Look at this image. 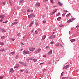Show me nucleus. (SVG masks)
<instances>
[{
  "instance_id": "10",
  "label": "nucleus",
  "mask_w": 79,
  "mask_h": 79,
  "mask_svg": "<svg viewBox=\"0 0 79 79\" xmlns=\"http://www.w3.org/2000/svg\"><path fill=\"white\" fill-rule=\"evenodd\" d=\"M33 11V10H30L29 9H28L27 10V12L29 13H31V12H32Z\"/></svg>"
},
{
  "instance_id": "61",
  "label": "nucleus",
  "mask_w": 79,
  "mask_h": 79,
  "mask_svg": "<svg viewBox=\"0 0 79 79\" xmlns=\"http://www.w3.org/2000/svg\"><path fill=\"white\" fill-rule=\"evenodd\" d=\"M66 77H63V78H62V79H66Z\"/></svg>"
},
{
  "instance_id": "42",
  "label": "nucleus",
  "mask_w": 79,
  "mask_h": 79,
  "mask_svg": "<svg viewBox=\"0 0 79 79\" xmlns=\"http://www.w3.org/2000/svg\"><path fill=\"white\" fill-rule=\"evenodd\" d=\"M25 73H28V71L27 70H25Z\"/></svg>"
},
{
  "instance_id": "26",
  "label": "nucleus",
  "mask_w": 79,
  "mask_h": 79,
  "mask_svg": "<svg viewBox=\"0 0 79 79\" xmlns=\"http://www.w3.org/2000/svg\"><path fill=\"white\" fill-rule=\"evenodd\" d=\"M61 17H60L57 18V20H58V21H60L61 19Z\"/></svg>"
},
{
  "instance_id": "50",
  "label": "nucleus",
  "mask_w": 79,
  "mask_h": 79,
  "mask_svg": "<svg viewBox=\"0 0 79 79\" xmlns=\"http://www.w3.org/2000/svg\"><path fill=\"white\" fill-rule=\"evenodd\" d=\"M60 47H63V46L62 45H61V44H60Z\"/></svg>"
},
{
  "instance_id": "1",
  "label": "nucleus",
  "mask_w": 79,
  "mask_h": 79,
  "mask_svg": "<svg viewBox=\"0 0 79 79\" xmlns=\"http://www.w3.org/2000/svg\"><path fill=\"white\" fill-rule=\"evenodd\" d=\"M35 15H34V14L33 13H32L28 15V18L30 19V18H31L32 17L34 18V17H35Z\"/></svg>"
},
{
  "instance_id": "48",
  "label": "nucleus",
  "mask_w": 79,
  "mask_h": 79,
  "mask_svg": "<svg viewBox=\"0 0 79 79\" xmlns=\"http://www.w3.org/2000/svg\"><path fill=\"white\" fill-rule=\"evenodd\" d=\"M19 63H20V64H22L23 65V63H24V62H19Z\"/></svg>"
},
{
  "instance_id": "9",
  "label": "nucleus",
  "mask_w": 79,
  "mask_h": 79,
  "mask_svg": "<svg viewBox=\"0 0 79 79\" xmlns=\"http://www.w3.org/2000/svg\"><path fill=\"white\" fill-rule=\"evenodd\" d=\"M19 64L15 65L14 67V69H15V68H18L19 67Z\"/></svg>"
},
{
  "instance_id": "7",
  "label": "nucleus",
  "mask_w": 79,
  "mask_h": 79,
  "mask_svg": "<svg viewBox=\"0 0 79 79\" xmlns=\"http://www.w3.org/2000/svg\"><path fill=\"white\" fill-rule=\"evenodd\" d=\"M69 68V65H66L64 67H63V69H67V68Z\"/></svg>"
},
{
  "instance_id": "6",
  "label": "nucleus",
  "mask_w": 79,
  "mask_h": 79,
  "mask_svg": "<svg viewBox=\"0 0 79 79\" xmlns=\"http://www.w3.org/2000/svg\"><path fill=\"white\" fill-rule=\"evenodd\" d=\"M55 38V36L53 35H52L51 36L49 37L50 39H53L54 38Z\"/></svg>"
},
{
  "instance_id": "21",
  "label": "nucleus",
  "mask_w": 79,
  "mask_h": 79,
  "mask_svg": "<svg viewBox=\"0 0 79 79\" xmlns=\"http://www.w3.org/2000/svg\"><path fill=\"white\" fill-rule=\"evenodd\" d=\"M5 37H6L5 36H2L1 37V39L2 40H3L5 39Z\"/></svg>"
},
{
  "instance_id": "41",
  "label": "nucleus",
  "mask_w": 79,
  "mask_h": 79,
  "mask_svg": "<svg viewBox=\"0 0 79 79\" xmlns=\"http://www.w3.org/2000/svg\"><path fill=\"white\" fill-rule=\"evenodd\" d=\"M35 25H36V26H38V25H39V23H35Z\"/></svg>"
},
{
  "instance_id": "14",
  "label": "nucleus",
  "mask_w": 79,
  "mask_h": 79,
  "mask_svg": "<svg viewBox=\"0 0 79 79\" xmlns=\"http://www.w3.org/2000/svg\"><path fill=\"white\" fill-rule=\"evenodd\" d=\"M10 73H13V72H14V70H13V68H11L10 70Z\"/></svg>"
},
{
  "instance_id": "56",
  "label": "nucleus",
  "mask_w": 79,
  "mask_h": 79,
  "mask_svg": "<svg viewBox=\"0 0 79 79\" xmlns=\"http://www.w3.org/2000/svg\"><path fill=\"white\" fill-rule=\"evenodd\" d=\"M38 31H40V28H39L38 29Z\"/></svg>"
},
{
  "instance_id": "60",
  "label": "nucleus",
  "mask_w": 79,
  "mask_h": 79,
  "mask_svg": "<svg viewBox=\"0 0 79 79\" xmlns=\"http://www.w3.org/2000/svg\"><path fill=\"white\" fill-rule=\"evenodd\" d=\"M44 64V63H40V65H41V64Z\"/></svg>"
},
{
  "instance_id": "17",
  "label": "nucleus",
  "mask_w": 79,
  "mask_h": 79,
  "mask_svg": "<svg viewBox=\"0 0 79 79\" xmlns=\"http://www.w3.org/2000/svg\"><path fill=\"white\" fill-rule=\"evenodd\" d=\"M52 50H50L49 52H48V54L49 55H50V54H52Z\"/></svg>"
},
{
  "instance_id": "54",
  "label": "nucleus",
  "mask_w": 79,
  "mask_h": 79,
  "mask_svg": "<svg viewBox=\"0 0 79 79\" xmlns=\"http://www.w3.org/2000/svg\"><path fill=\"white\" fill-rule=\"evenodd\" d=\"M3 5H5V2H3Z\"/></svg>"
},
{
  "instance_id": "51",
  "label": "nucleus",
  "mask_w": 79,
  "mask_h": 79,
  "mask_svg": "<svg viewBox=\"0 0 79 79\" xmlns=\"http://www.w3.org/2000/svg\"><path fill=\"white\" fill-rule=\"evenodd\" d=\"M21 45H24V44H23V43H21Z\"/></svg>"
},
{
  "instance_id": "35",
  "label": "nucleus",
  "mask_w": 79,
  "mask_h": 79,
  "mask_svg": "<svg viewBox=\"0 0 79 79\" xmlns=\"http://www.w3.org/2000/svg\"><path fill=\"white\" fill-rule=\"evenodd\" d=\"M24 2V0H21L20 3H23Z\"/></svg>"
},
{
  "instance_id": "55",
  "label": "nucleus",
  "mask_w": 79,
  "mask_h": 79,
  "mask_svg": "<svg viewBox=\"0 0 79 79\" xmlns=\"http://www.w3.org/2000/svg\"><path fill=\"white\" fill-rule=\"evenodd\" d=\"M46 22V21H44L43 22V23H45V22Z\"/></svg>"
},
{
  "instance_id": "12",
  "label": "nucleus",
  "mask_w": 79,
  "mask_h": 79,
  "mask_svg": "<svg viewBox=\"0 0 79 79\" xmlns=\"http://www.w3.org/2000/svg\"><path fill=\"white\" fill-rule=\"evenodd\" d=\"M36 6H38V7H39V6H40V3L37 2L36 3Z\"/></svg>"
},
{
  "instance_id": "39",
  "label": "nucleus",
  "mask_w": 79,
  "mask_h": 79,
  "mask_svg": "<svg viewBox=\"0 0 79 79\" xmlns=\"http://www.w3.org/2000/svg\"><path fill=\"white\" fill-rule=\"evenodd\" d=\"M51 3H53V0H51Z\"/></svg>"
},
{
  "instance_id": "64",
  "label": "nucleus",
  "mask_w": 79,
  "mask_h": 79,
  "mask_svg": "<svg viewBox=\"0 0 79 79\" xmlns=\"http://www.w3.org/2000/svg\"><path fill=\"white\" fill-rule=\"evenodd\" d=\"M15 21H17V20L15 19Z\"/></svg>"
},
{
  "instance_id": "2",
  "label": "nucleus",
  "mask_w": 79,
  "mask_h": 79,
  "mask_svg": "<svg viewBox=\"0 0 79 79\" xmlns=\"http://www.w3.org/2000/svg\"><path fill=\"white\" fill-rule=\"evenodd\" d=\"M75 19L76 18H73L72 19H70L67 21V23H70V22H73V21L74 20H75Z\"/></svg>"
},
{
  "instance_id": "28",
  "label": "nucleus",
  "mask_w": 79,
  "mask_h": 79,
  "mask_svg": "<svg viewBox=\"0 0 79 79\" xmlns=\"http://www.w3.org/2000/svg\"><path fill=\"white\" fill-rule=\"evenodd\" d=\"M55 45L56 47H58V46H59V43L56 44Z\"/></svg>"
},
{
  "instance_id": "25",
  "label": "nucleus",
  "mask_w": 79,
  "mask_h": 79,
  "mask_svg": "<svg viewBox=\"0 0 79 79\" xmlns=\"http://www.w3.org/2000/svg\"><path fill=\"white\" fill-rule=\"evenodd\" d=\"M0 45H4V43L2 42H0Z\"/></svg>"
},
{
  "instance_id": "22",
  "label": "nucleus",
  "mask_w": 79,
  "mask_h": 79,
  "mask_svg": "<svg viewBox=\"0 0 79 79\" xmlns=\"http://www.w3.org/2000/svg\"><path fill=\"white\" fill-rule=\"evenodd\" d=\"M23 65L24 66H27V64H26L25 63L23 62Z\"/></svg>"
},
{
  "instance_id": "3",
  "label": "nucleus",
  "mask_w": 79,
  "mask_h": 79,
  "mask_svg": "<svg viewBox=\"0 0 79 79\" xmlns=\"http://www.w3.org/2000/svg\"><path fill=\"white\" fill-rule=\"evenodd\" d=\"M29 50L30 51H32V52H33V51H34V50H35V48H33V47H29Z\"/></svg>"
},
{
  "instance_id": "59",
  "label": "nucleus",
  "mask_w": 79,
  "mask_h": 79,
  "mask_svg": "<svg viewBox=\"0 0 79 79\" xmlns=\"http://www.w3.org/2000/svg\"><path fill=\"white\" fill-rule=\"evenodd\" d=\"M46 55H44V56H43V57H46Z\"/></svg>"
},
{
  "instance_id": "45",
  "label": "nucleus",
  "mask_w": 79,
  "mask_h": 79,
  "mask_svg": "<svg viewBox=\"0 0 79 79\" xmlns=\"http://www.w3.org/2000/svg\"><path fill=\"white\" fill-rule=\"evenodd\" d=\"M54 43V42L53 41H52L50 43V44H53Z\"/></svg>"
},
{
  "instance_id": "32",
  "label": "nucleus",
  "mask_w": 79,
  "mask_h": 79,
  "mask_svg": "<svg viewBox=\"0 0 79 79\" xmlns=\"http://www.w3.org/2000/svg\"><path fill=\"white\" fill-rule=\"evenodd\" d=\"M61 15V14L60 13H58L56 15V16H60Z\"/></svg>"
},
{
  "instance_id": "31",
  "label": "nucleus",
  "mask_w": 79,
  "mask_h": 79,
  "mask_svg": "<svg viewBox=\"0 0 79 79\" xmlns=\"http://www.w3.org/2000/svg\"><path fill=\"white\" fill-rule=\"evenodd\" d=\"M3 77H4V76H0V79H2Z\"/></svg>"
},
{
  "instance_id": "52",
  "label": "nucleus",
  "mask_w": 79,
  "mask_h": 79,
  "mask_svg": "<svg viewBox=\"0 0 79 79\" xmlns=\"http://www.w3.org/2000/svg\"><path fill=\"white\" fill-rule=\"evenodd\" d=\"M20 71H21V72H23V71H24V70H23V69L21 70Z\"/></svg>"
},
{
  "instance_id": "19",
  "label": "nucleus",
  "mask_w": 79,
  "mask_h": 79,
  "mask_svg": "<svg viewBox=\"0 0 79 79\" xmlns=\"http://www.w3.org/2000/svg\"><path fill=\"white\" fill-rule=\"evenodd\" d=\"M15 52H11V54L12 55H15Z\"/></svg>"
},
{
  "instance_id": "11",
  "label": "nucleus",
  "mask_w": 79,
  "mask_h": 79,
  "mask_svg": "<svg viewBox=\"0 0 79 79\" xmlns=\"http://www.w3.org/2000/svg\"><path fill=\"white\" fill-rule=\"evenodd\" d=\"M17 24H18V22H14L11 25L13 26V25H14V24H15V25Z\"/></svg>"
},
{
  "instance_id": "37",
  "label": "nucleus",
  "mask_w": 79,
  "mask_h": 79,
  "mask_svg": "<svg viewBox=\"0 0 79 79\" xmlns=\"http://www.w3.org/2000/svg\"><path fill=\"white\" fill-rule=\"evenodd\" d=\"M10 39H11V40H12V41H14L15 40V38H10Z\"/></svg>"
},
{
  "instance_id": "34",
  "label": "nucleus",
  "mask_w": 79,
  "mask_h": 79,
  "mask_svg": "<svg viewBox=\"0 0 79 79\" xmlns=\"http://www.w3.org/2000/svg\"><path fill=\"white\" fill-rule=\"evenodd\" d=\"M38 34V32L37 31H35V34Z\"/></svg>"
},
{
  "instance_id": "18",
  "label": "nucleus",
  "mask_w": 79,
  "mask_h": 79,
  "mask_svg": "<svg viewBox=\"0 0 79 79\" xmlns=\"http://www.w3.org/2000/svg\"><path fill=\"white\" fill-rule=\"evenodd\" d=\"M1 31H2V32H6L5 30L4 29H1Z\"/></svg>"
},
{
  "instance_id": "57",
  "label": "nucleus",
  "mask_w": 79,
  "mask_h": 79,
  "mask_svg": "<svg viewBox=\"0 0 79 79\" xmlns=\"http://www.w3.org/2000/svg\"><path fill=\"white\" fill-rule=\"evenodd\" d=\"M64 12H65L66 13H67V12H68V11L66 10H64Z\"/></svg>"
},
{
  "instance_id": "4",
  "label": "nucleus",
  "mask_w": 79,
  "mask_h": 79,
  "mask_svg": "<svg viewBox=\"0 0 79 79\" xmlns=\"http://www.w3.org/2000/svg\"><path fill=\"white\" fill-rule=\"evenodd\" d=\"M23 54H30V52L29 51H23Z\"/></svg>"
},
{
  "instance_id": "30",
  "label": "nucleus",
  "mask_w": 79,
  "mask_h": 79,
  "mask_svg": "<svg viewBox=\"0 0 79 79\" xmlns=\"http://www.w3.org/2000/svg\"><path fill=\"white\" fill-rule=\"evenodd\" d=\"M37 61V59H34L33 60V61H34V62H36Z\"/></svg>"
},
{
  "instance_id": "15",
  "label": "nucleus",
  "mask_w": 79,
  "mask_h": 79,
  "mask_svg": "<svg viewBox=\"0 0 79 79\" xmlns=\"http://www.w3.org/2000/svg\"><path fill=\"white\" fill-rule=\"evenodd\" d=\"M34 24V22L33 21H32L31 22L30 24L29 25V27H31V26H32V24Z\"/></svg>"
},
{
  "instance_id": "44",
  "label": "nucleus",
  "mask_w": 79,
  "mask_h": 79,
  "mask_svg": "<svg viewBox=\"0 0 79 79\" xmlns=\"http://www.w3.org/2000/svg\"><path fill=\"white\" fill-rule=\"evenodd\" d=\"M18 56H19V55H17L16 56V58H17Z\"/></svg>"
},
{
  "instance_id": "63",
  "label": "nucleus",
  "mask_w": 79,
  "mask_h": 79,
  "mask_svg": "<svg viewBox=\"0 0 79 79\" xmlns=\"http://www.w3.org/2000/svg\"><path fill=\"white\" fill-rule=\"evenodd\" d=\"M76 27H79V25H77L76 26Z\"/></svg>"
},
{
  "instance_id": "36",
  "label": "nucleus",
  "mask_w": 79,
  "mask_h": 79,
  "mask_svg": "<svg viewBox=\"0 0 79 79\" xmlns=\"http://www.w3.org/2000/svg\"><path fill=\"white\" fill-rule=\"evenodd\" d=\"M0 51H2V52H3V51H5V49L3 48H2L0 49Z\"/></svg>"
},
{
  "instance_id": "24",
  "label": "nucleus",
  "mask_w": 79,
  "mask_h": 79,
  "mask_svg": "<svg viewBox=\"0 0 79 79\" xmlns=\"http://www.w3.org/2000/svg\"><path fill=\"white\" fill-rule=\"evenodd\" d=\"M47 70V69H44L43 70V72H45V71H46Z\"/></svg>"
},
{
  "instance_id": "27",
  "label": "nucleus",
  "mask_w": 79,
  "mask_h": 79,
  "mask_svg": "<svg viewBox=\"0 0 79 79\" xmlns=\"http://www.w3.org/2000/svg\"><path fill=\"white\" fill-rule=\"evenodd\" d=\"M58 10V9H57L54 10V11H53V12H54V13H55V12H56V11H57Z\"/></svg>"
},
{
  "instance_id": "20",
  "label": "nucleus",
  "mask_w": 79,
  "mask_h": 79,
  "mask_svg": "<svg viewBox=\"0 0 79 79\" xmlns=\"http://www.w3.org/2000/svg\"><path fill=\"white\" fill-rule=\"evenodd\" d=\"M70 41L72 42H75L76 41V40L75 39H73V40H70Z\"/></svg>"
},
{
  "instance_id": "47",
  "label": "nucleus",
  "mask_w": 79,
  "mask_h": 79,
  "mask_svg": "<svg viewBox=\"0 0 79 79\" xmlns=\"http://www.w3.org/2000/svg\"><path fill=\"white\" fill-rule=\"evenodd\" d=\"M49 48V46H47L46 47V49H47Z\"/></svg>"
},
{
  "instance_id": "5",
  "label": "nucleus",
  "mask_w": 79,
  "mask_h": 79,
  "mask_svg": "<svg viewBox=\"0 0 79 79\" xmlns=\"http://www.w3.org/2000/svg\"><path fill=\"white\" fill-rule=\"evenodd\" d=\"M41 50V49L39 48L35 52V54H37V53H39V52Z\"/></svg>"
},
{
  "instance_id": "49",
  "label": "nucleus",
  "mask_w": 79,
  "mask_h": 79,
  "mask_svg": "<svg viewBox=\"0 0 79 79\" xmlns=\"http://www.w3.org/2000/svg\"><path fill=\"white\" fill-rule=\"evenodd\" d=\"M59 26L60 27H63V25H59Z\"/></svg>"
},
{
  "instance_id": "29",
  "label": "nucleus",
  "mask_w": 79,
  "mask_h": 79,
  "mask_svg": "<svg viewBox=\"0 0 79 79\" xmlns=\"http://www.w3.org/2000/svg\"><path fill=\"white\" fill-rule=\"evenodd\" d=\"M21 35V33H19L17 35V37H18L19 36V35Z\"/></svg>"
},
{
  "instance_id": "8",
  "label": "nucleus",
  "mask_w": 79,
  "mask_h": 79,
  "mask_svg": "<svg viewBox=\"0 0 79 79\" xmlns=\"http://www.w3.org/2000/svg\"><path fill=\"white\" fill-rule=\"evenodd\" d=\"M45 38H46V35H44L42 37L41 39V40L43 41V40H44L45 39Z\"/></svg>"
},
{
  "instance_id": "43",
  "label": "nucleus",
  "mask_w": 79,
  "mask_h": 79,
  "mask_svg": "<svg viewBox=\"0 0 79 79\" xmlns=\"http://www.w3.org/2000/svg\"><path fill=\"white\" fill-rule=\"evenodd\" d=\"M63 74H64V72H62L61 74V76H63Z\"/></svg>"
},
{
  "instance_id": "40",
  "label": "nucleus",
  "mask_w": 79,
  "mask_h": 79,
  "mask_svg": "<svg viewBox=\"0 0 79 79\" xmlns=\"http://www.w3.org/2000/svg\"><path fill=\"white\" fill-rule=\"evenodd\" d=\"M26 61H27V62H29V59H27Z\"/></svg>"
},
{
  "instance_id": "46",
  "label": "nucleus",
  "mask_w": 79,
  "mask_h": 79,
  "mask_svg": "<svg viewBox=\"0 0 79 79\" xmlns=\"http://www.w3.org/2000/svg\"><path fill=\"white\" fill-rule=\"evenodd\" d=\"M48 0H43V2L45 3L46 1H48Z\"/></svg>"
},
{
  "instance_id": "16",
  "label": "nucleus",
  "mask_w": 79,
  "mask_h": 79,
  "mask_svg": "<svg viewBox=\"0 0 79 79\" xmlns=\"http://www.w3.org/2000/svg\"><path fill=\"white\" fill-rule=\"evenodd\" d=\"M0 18H1L2 19H3L4 18H5V15H1L0 16Z\"/></svg>"
},
{
  "instance_id": "33",
  "label": "nucleus",
  "mask_w": 79,
  "mask_h": 79,
  "mask_svg": "<svg viewBox=\"0 0 79 79\" xmlns=\"http://www.w3.org/2000/svg\"><path fill=\"white\" fill-rule=\"evenodd\" d=\"M70 14H70V13H69L67 15L66 17H68V16H69Z\"/></svg>"
},
{
  "instance_id": "23",
  "label": "nucleus",
  "mask_w": 79,
  "mask_h": 79,
  "mask_svg": "<svg viewBox=\"0 0 79 79\" xmlns=\"http://www.w3.org/2000/svg\"><path fill=\"white\" fill-rule=\"evenodd\" d=\"M9 3L10 4V6H12V4L11 3V0H9Z\"/></svg>"
},
{
  "instance_id": "53",
  "label": "nucleus",
  "mask_w": 79,
  "mask_h": 79,
  "mask_svg": "<svg viewBox=\"0 0 79 79\" xmlns=\"http://www.w3.org/2000/svg\"><path fill=\"white\" fill-rule=\"evenodd\" d=\"M51 63H52V62H48V64H51Z\"/></svg>"
},
{
  "instance_id": "58",
  "label": "nucleus",
  "mask_w": 79,
  "mask_h": 79,
  "mask_svg": "<svg viewBox=\"0 0 79 79\" xmlns=\"http://www.w3.org/2000/svg\"><path fill=\"white\" fill-rule=\"evenodd\" d=\"M5 23H8V21L6 20V21H5L4 22Z\"/></svg>"
},
{
  "instance_id": "38",
  "label": "nucleus",
  "mask_w": 79,
  "mask_h": 79,
  "mask_svg": "<svg viewBox=\"0 0 79 79\" xmlns=\"http://www.w3.org/2000/svg\"><path fill=\"white\" fill-rule=\"evenodd\" d=\"M50 15H53V14H54V12H52L50 13Z\"/></svg>"
},
{
  "instance_id": "62",
  "label": "nucleus",
  "mask_w": 79,
  "mask_h": 79,
  "mask_svg": "<svg viewBox=\"0 0 79 79\" xmlns=\"http://www.w3.org/2000/svg\"><path fill=\"white\" fill-rule=\"evenodd\" d=\"M65 15V14H63L62 16H64Z\"/></svg>"
},
{
  "instance_id": "13",
  "label": "nucleus",
  "mask_w": 79,
  "mask_h": 79,
  "mask_svg": "<svg viewBox=\"0 0 79 79\" xmlns=\"http://www.w3.org/2000/svg\"><path fill=\"white\" fill-rule=\"evenodd\" d=\"M57 4H58V5L60 6H62V5H63V4H62V3L59 2H58V3Z\"/></svg>"
}]
</instances>
